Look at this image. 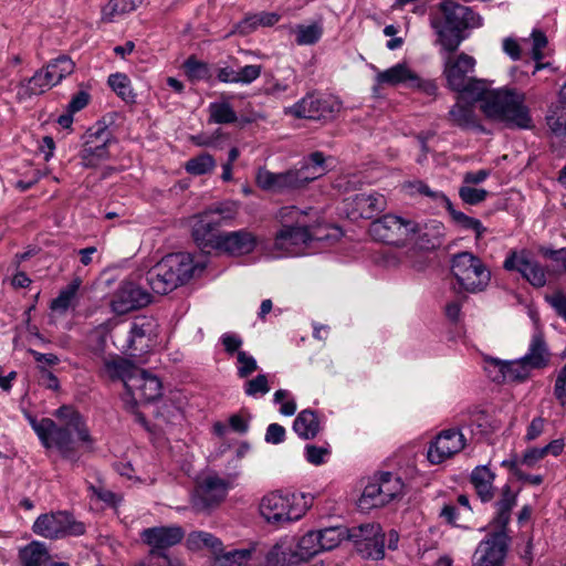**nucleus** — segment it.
<instances>
[{
    "label": "nucleus",
    "mask_w": 566,
    "mask_h": 566,
    "mask_svg": "<svg viewBox=\"0 0 566 566\" xmlns=\"http://www.w3.org/2000/svg\"><path fill=\"white\" fill-rule=\"evenodd\" d=\"M74 62L66 55H60L56 59L51 60L45 69L51 76V81L56 86L66 76L71 75L74 71Z\"/></svg>",
    "instance_id": "obj_44"
},
{
    "label": "nucleus",
    "mask_w": 566,
    "mask_h": 566,
    "mask_svg": "<svg viewBox=\"0 0 566 566\" xmlns=\"http://www.w3.org/2000/svg\"><path fill=\"white\" fill-rule=\"evenodd\" d=\"M440 10L442 18L433 21L432 27L442 50L454 52L465 39L462 32L468 28L480 27L481 19L470 8L452 0L441 2Z\"/></svg>",
    "instance_id": "obj_5"
},
{
    "label": "nucleus",
    "mask_w": 566,
    "mask_h": 566,
    "mask_svg": "<svg viewBox=\"0 0 566 566\" xmlns=\"http://www.w3.org/2000/svg\"><path fill=\"white\" fill-rule=\"evenodd\" d=\"M524 46L530 49L532 59L536 61L534 73L542 69L549 66V63H542L541 61L545 57V50L548 41L544 32L534 29L530 38L523 39Z\"/></svg>",
    "instance_id": "obj_37"
},
{
    "label": "nucleus",
    "mask_w": 566,
    "mask_h": 566,
    "mask_svg": "<svg viewBox=\"0 0 566 566\" xmlns=\"http://www.w3.org/2000/svg\"><path fill=\"white\" fill-rule=\"evenodd\" d=\"M450 213L452 221L463 230H471L474 232L475 238L481 239L486 233V228L479 219L467 216L465 213L454 209L452 202L449 200L444 206Z\"/></svg>",
    "instance_id": "obj_39"
},
{
    "label": "nucleus",
    "mask_w": 566,
    "mask_h": 566,
    "mask_svg": "<svg viewBox=\"0 0 566 566\" xmlns=\"http://www.w3.org/2000/svg\"><path fill=\"white\" fill-rule=\"evenodd\" d=\"M485 370L495 382H524L534 369L522 357L513 360L489 358L485 360Z\"/></svg>",
    "instance_id": "obj_19"
},
{
    "label": "nucleus",
    "mask_w": 566,
    "mask_h": 566,
    "mask_svg": "<svg viewBox=\"0 0 566 566\" xmlns=\"http://www.w3.org/2000/svg\"><path fill=\"white\" fill-rule=\"evenodd\" d=\"M216 165L217 163L210 154L202 153L187 160L185 170L189 175L201 176L211 172L216 168Z\"/></svg>",
    "instance_id": "obj_50"
},
{
    "label": "nucleus",
    "mask_w": 566,
    "mask_h": 566,
    "mask_svg": "<svg viewBox=\"0 0 566 566\" xmlns=\"http://www.w3.org/2000/svg\"><path fill=\"white\" fill-rule=\"evenodd\" d=\"M546 420L543 417H535L534 419H532V421L526 428L524 440L527 442H532L539 438L544 432Z\"/></svg>",
    "instance_id": "obj_62"
},
{
    "label": "nucleus",
    "mask_w": 566,
    "mask_h": 566,
    "mask_svg": "<svg viewBox=\"0 0 566 566\" xmlns=\"http://www.w3.org/2000/svg\"><path fill=\"white\" fill-rule=\"evenodd\" d=\"M451 270L458 283L468 292L485 290L491 280V272L478 256L461 252L453 256Z\"/></svg>",
    "instance_id": "obj_7"
},
{
    "label": "nucleus",
    "mask_w": 566,
    "mask_h": 566,
    "mask_svg": "<svg viewBox=\"0 0 566 566\" xmlns=\"http://www.w3.org/2000/svg\"><path fill=\"white\" fill-rule=\"evenodd\" d=\"M516 504V493L509 484L501 490V499L495 504V515L489 524V528L507 531L511 520V511Z\"/></svg>",
    "instance_id": "obj_30"
},
{
    "label": "nucleus",
    "mask_w": 566,
    "mask_h": 566,
    "mask_svg": "<svg viewBox=\"0 0 566 566\" xmlns=\"http://www.w3.org/2000/svg\"><path fill=\"white\" fill-rule=\"evenodd\" d=\"M448 54L443 61V75L448 87L460 98L481 101L485 116L506 123L509 126L527 129L532 127L525 94L514 88L490 90L489 83L474 76L476 61L467 53Z\"/></svg>",
    "instance_id": "obj_1"
},
{
    "label": "nucleus",
    "mask_w": 566,
    "mask_h": 566,
    "mask_svg": "<svg viewBox=\"0 0 566 566\" xmlns=\"http://www.w3.org/2000/svg\"><path fill=\"white\" fill-rule=\"evenodd\" d=\"M319 546L323 551H331L337 547L344 539L349 538V528L345 526H333L316 531Z\"/></svg>",
    "instance_id": "obj_42"
},
{
    "label": "nucleus",
    "mask_w": 566,
    "mask_h": 566,
    "mask_svg": "<svg viewBox=\"0 0 566 566\" xmlns=\"http://www.w3.org/2000/svg\"><path fill=\"white\" fill-rule=\"evenodd\" d=\"M115 143L112 132L104 125L90 128L84 135L80 157L83 167L96 168L111 158L109 147Z\"/></svg>",
    "instance_id": "obj_11"
},
{
    "label": "nucleus",
    "mask_w": 566,
    "mask_h": 566,
    "mask_svg": "<svg viewBox=\"0 0 566 566\" xmlns=\"http://www.w3.org/2000/svg\"><path fill=\"white\" fill-rule=\"evenodd\" d=\"M186 546L188 549L197 552L203 548L218 553L222 551L221 541L213 534L205 531H193L188 534L186 538Z\"/></svg>",
    "instance_id": "obj_38"
},
{
    "label": "nucleus",
    "mask_w": 566,
    "mask_h": 566,
    "mask_svg": "<svg viewBox=\"0 0 566 566\" xmlns=\"http://www.w3.org/2000/svg\"><path fill=\"white\" fill-rule=\"evenodd\" d=\"M295 42L298 45H313L317 43L323 35V25L321 22L312 24H297L293 29Z\"/></svg>",
    "instance_id": "obj_47"
},
{
    "label": "nucleus",
    "mask_w": 566,
    "mask_h": 566,
    "mask_svg": "<svg viewBox=\"0 0 566 566\" xmlns=\"http://www.w3.org/2000/svg\"><path fill=\"white\" fill-rule=\"evenodd\" d=\"M22 566H41L49 557L44 544L33 541L19 553Z\"/></svg>",
    "instance_id": "obj_43"
},
{
    "label": "nucleus",
    "mask_w": 566,
    "mask_h": 566,
    "mask_svg": "<svg viewBox=\"0 0 566 566\" xmlns=\"http://www.w3.org/2000/svg\"><path fill=\"white\" fill-rule=\"evenodd\" d=\"M209 120L214 124H233L238 116L231 104L223 97L208 106Z\"/></svg>",
    "instance_id": "obj_40"
},
{
    "label": "nucleus",
    "mask_w": 566,
    "mask_h": 566,
    "mask_svg": "<svg viewBox=\"0 0 566 566\" xmlns=\"http://www.w3.org/2000/svg\"><path fill=\"white\" fill-rule=\"evenodd\" d=\"M465 444L467 439L460 429L442 430L429 443L427 459L433 465L441 464L461 452Z\"/></svg>",
    "instance_id": "obj_18"
},
{
    "label": "nucleus",
    "mask_w": 566,
    "mask_h": 566,
    "mask_svg": "<svg viewBox=\"0 0 566 566\" xmlns=\"http://www.w3.org/2000/svg\"><path fill=\"white\" fill-rule=\"evenodd\" d=\"M294 432L304 440L315 438L321 431V422L315 411L302 410L293 422Z\"/></svg>",
    "instance_id": "obj_35"
},
{
    "label": "nucleus",
    "mask_w": 566,
    "mask_h": 566,
    "mask_svg": "<svg viewBox=\"0 0 566 566\" xmlns=\"http://www.w3.org/2000/svg\"><path fill=\"white\" fill-rule=\"evenodd\" d=\"M375 483L381 488V493L388 503L395 497L399 496L405 488L401 478L391 472H382L374 479Z\"/></svg>",
    "instance_id": "obj_41"
},
{
    "label": "nucleus",
    "mask_w": 566,
    "mask_h": 566,
    "mask_svg": "<svg viewBox=\"0 0 566 566\" xmlns=\"http://www.w3.org/2000/svg\"><path fill=\"white\" fill-rule=\"evenodd\" d=\"M55 86L45 67L36 71L32 77L22 81L17 87V97L19 101H25L33 95H40Z\"/></svg>",
    "instance_id": "obj_31"
},
{
    "label": "nucleus",
    "mask_w": 566,
    "mask_h": 566,
    "mask_svg": "<svg viewBox=\"0 0 566 566\" xmlns=\"http://www.w3.org/2000/svg\"><path fill=\"white\" fill-rule=\"evenodd\" d=\"M322 552L318 535L316 531H310L304 534L293 551L291 546H286L285 541L276 543L266 555L269 566H292Z\"/></svg>",
    "instance_id": "obj_8"
},
{
    "label": "nucleus",
    "mask_w": 566,
    "mask_h": 566,
    "mask_svg": "<svg viewBox=\"0 0 566 566\" xmlns=\"http://www.w3.org/2000/svg\"><path fill=\"white\" fill-rule=\"evenodd\" d=\"M235 358L237 373L240 378H247L258 369L255 358L249 353L238 352Z\"/></svg>",
    "instance_id": "obj_55"
},
{
    "label": "nucleus",
    "mask_w": 566,
    "mask_h": 566,
    "mask_svg": "<svg viewBox=\"0 0 566 566\" xmlns=\"http://www.w3.org/2000/svg\"><path fill=\"white\" fill-rule=\"evenodd\" d=\"M418 231V223L394 214H386L373 221L369 228L370 235L375 240L392 245L405 244Z\"/></svg>",
    "instance_id": "obj_10"
},
{
    "label": "nucleus",
    "mask_w": 566,
    "mask_h": 566,
    "mask_svg": "<svg viewBox=\"0 0 566 566\" xmlns=\"http://www.w3.org/2000/svg\"><path fill=\"white\" fill-rule=\"evenodd\" d=\"M158 324L154 317H136L129 327L127 338L120 348L133 357L148 353L157 343Z\"/></svg>",
    "instance_id": "obj_13"
},
{
    "label": "nucleus",
    "mask_w": 566,
    "mask_h": 566,
    "mask_svg": "<svg viewBox=\"0 0 566 566\" xmlns=\"http://www.w3.org/2000/svg\"><path fill=\"white\" fill-rule=\"evenodd\" d=\"M547 125L554 135L566 137V112L547 116Z\"/></svg>",
    "instance_id": "obj_63"
},
{
    "label": "nucleus",
    "mask_w": 566,
    "mask_h": 566,
    "mask_svg": "<svg viewBox=\"0 0 566 566\" xmlns=\"http://www.w3.org/2000/svg\"><path fill=\"white\" fill-rule=\"evenodd\" d=\"M549 350L544 339V335L539 331H535L528 344L527 352L522 356L534 370L545 368L549 363Z\"/></svg>",
    "instance_id": "obj_32"
},
{
    "label": "nucleus",
    "mask_w": 566,
    "mask_h": 566,
    "mask_svg": "<svg viewBox=\"0 0 566 566\" xmlns=\"http://www.w3.org/2000/svg\"><path fill=\"white\" fill-rule=\"evenodd\" d=\"M161 262L166 265L168 276L178 286L188 282L197 270L191 254L185 252L168 254L161 259Z\"/></svg>",
    "instance_id": "obj_27"
},
{
    "label": "nucleus",
    "mask_w": 566,
    "mask_h": 566,
    "mask_svg": "<svg viewBox=\"0 0 566 566\" xmlns=\"http://www.w3.org/2000/svg\"><path fill=\"white\" fill-rule=\"evenodd\" d=\"M503 268L506 271L518 272L534 287H542L546 284L545 268L531 258L525 250L510 251L504 260Z\"/></svg>",
    "instance_id": "obj_20"
},
{
    "label": "nucleus",
    "mask_w": 566,
    "mask_h": 566,
    "mask_svg": "<svg viewBox=\"0 0 566 566\" xmlns=\"http://www.w3.org/2000/svg\"><path fill=\"white\" fill-rule=\"evenodd\" d=\"M82 280L80 277L73 279L65 287H63L59 295L52 300L50 308L59 314H65L69 310L75 308L78 303V290Z\"/></svg>",
    "instance_id": "obj_34"
},
{
    "label": "nucleus",
    "mask_w": 566,
    "mask_h": 566,
    "mask_svg": "<svg viewBox=\"0 0 566 566\" xmlns=\"http://www.w3.org/2000/svg\"><path fill=\"white\" fill-rule=\"evenodd\" d=\"M240 203L237 201L221 202L212 208L207 209L212 212L220 227L230 224L238 216Z\"/></svg>",
    "instance_id": "obj_52"
},
{
    "label": "nucleus",
    "mask_w": 566,
    "mask_h": 566,
    "mask_svg": "<svg viewBox=\"0 0 566 566\" xmlns=\"http://www.w3.org/2000/svg\"><path fill=\"white\" fill-rule=\"evenodd\" d=\"M363 558L380 560L385 557V533L380 524L366 523L349 528V538Z\"/></svg>",
    "instance_id": "obj_14"
},
{
    "label": "nucleus",
    "mask_w": 566,
    "mask_h": 566,
    "mask_svg": "<svg viewBox=\"0 0 566 566\" xmlns=\"http://www.w3.org/2000/svg\"><path fill=\"white\" fill-rule=\"evenodd\" d=\"M137 369L138 367H136L129 360L118 355H113L103 359V366L101 368L99 375L101 377L112 381L120 380L126 388V380L128 378H133Z\"/></svg>",
    "instance_id": "obj_28"
},
{
    "label": "nucleus",
    "mask_w": 566,
    "mask_h": 566,
    "mask_svg": "<svg viewBox=\"0 0 566 566\" xmlns=\"http://www.w3.org/2000/svg\"><path fill=\"white\" fill-rule=\"evenodd\" d=\"M151 296L132 281L123 282L114 293L111 307L116 314H126L149 304Z\"/></svg>",
    "instance_id": "obj_24"
},
{
    "label": "nucleus",
    "mask_w": 566,
    "mask_h": 566,
    "mask_svg": "<svg viewBox=\"0 0 566 566\" xmlns=\"http://www.w3.org/2000/svg\"><path fill=\"white\" fill-rule=\"evenodd\" d=\"M270 391V386L265 375H258L255 378L248 380L244 385V392L249 397L264 396Z\"/></svg>",
    "instance_id": "obj_57"
},
{
    "label": "nucleus",
    "mask_w": 566,
    "mask_h": 566,
    "mask_svg": "<svg viewBox=\"0 0 566 566\" xmlns=\"http://www.w3.org/2000/svg\"><path fill=\"white\" fill-rule=\"evenodd\" d=\"M312 496L304 493L265 494L260 502V514L270 524L283 525L302 518L312 505Z\"/></svg>",
    "instance_id": "obj_6"
},
{
    "label": "nucleus",
    "mask_w": 566,
    "mask_h": 566,
    "mask_svg": "<svg viewBox=\"0 0 566 566\" xmlns=\"http://www.w3.org/2000/svg\"><path fill=\"white\" fill-rule=\"evenodd\" d=\"M324 163L323 154L316 151L304 159L302 166L297 169L275 174L265 168H260L255 176V182L262 190L270 192L298 189L324 175L326 170Z\"/></svg>",
    "instance_id": "obj_4"
},
{
    "label": "nucleus",
    "mask_w": 566,
    "mask_h": 566,
    "mask_svg": "<svg viewBox=\"0 0 566 566\" xmlns=\"http://www.w3.org/2000/svg\"><path fill=\"white\" fill-rule=\"evenodd\" d=\"M32 531L41 537L57 539L66 536H80L84 534L85 526L69 512L57 511L41 514L34 521Z\"/></svg>",
    "instance_id": "obj_9"
},
{
    "label": "nucleus",
    "mask_w": 566,
    "mask_h": 566,
    "mask_svg": "<svg viewBox=\"0 0 566 566\" xmlns=\"http://www.w3.org/2000/svg\"><path fill=\"white\" fill-rule=\"evenodd\" d=\"M280 19L281 15L276 12H260L244 18L239 24V28L241 32H249L259 27H272L277 23Z\"/></svg>",
    "instance_id": "obj_48"
},
{
    "label": "nucleus",
    "mask_w": 566,
    "mask_h": 566,
    "mask_svg": "<svg viewBox=\"0 0 566 566\" xmlns=\"http://www.w3.org/2000/svg\"><path fill=\"white\" fill-rule=\"evenodd\" d=\"M125 402L134 408L142 402H150L161 396L163 385L159 378L146 370L137 369L133 378L126 380Z\"/></svg>",
    "instance_id": "obj_16"
},
{
    "label": "nucleus",
    "mask_w": 566,
    "mask_h": 566,
    "mask_svg": "<svg viewBox=\"0 0 566 566\" xmlns=\"http://www.w3.org/2000/svg\"><path fill=\"white\" fill-rule=\"evenodd\" d=\"M112 90L125 102H135V93L132 88L129 77L124 73H115L108 76L107 81Z\"/></svg>",
    "instance_id": "obj_49"
},
{
    "label": "nucleus",
    "mask_w": 566,
    "mask_h": 566,
    "mask_svg": "<svg viewBox=\"0 0 566 566\" xmlns=\"http://www.w3.org/2000/svg\"><path fill=\"white\" fill-rule=\"evenodd\" d=\"M281 229L276 232L271 249L274 258L310 254L316 242L338 238L339 229L324 223L322 211L313 207H282L276 214Z\"/></svg>",
    "instance_id": "obj_2"
},
{
    "label": "nucleus",
    "mask_w": 566,
    "mask_h": 566,
    "mask_svg": "<svg viewBox=\"0 0 566 566\" xmlns=\"http://www.w3.org/2000/svg\"><path fill=\"white\" fill-rule=\"evenodd\" d=\"M387 201L378 192H363L344 200V211L348 219H370L386 209Z\"/></svg>",
    "instance_id": "obj_22"
},
{
    "label": "nucleus",
    "mask_w": 566,
    "mask_h": 566,
    "mask_svg": "<svg viewBox=\"0 0 566 566\" xmlns=\"http://www.w3.org/2000/svg\"><path fill=\"white\" fill-rule=\"evenodd\" d=\"M256 244L258 239L255 234L245 229H241L221 233L214 250L232 256H240L253 252Z\"/></svg>",
    "instance_id": "obj_25"
},
{
    "label": "nucleus",
    "mask_w": 566,
    "mask_h": 566,
    "mask_svg": "<svg viewBox=\"0 0 566 566\" xmlns=\"http://www.w3.org/2000/svg\"><path fill=\"white\" fill-rule=\"evenodd\" d=\"M140 537L150 547V555H161L182 541L185 531L179 525L155 526L145 528Z\"/></svg>",
    "instance_id": "obj_23"
},
{
    "label": "nucleus",
    "mask_w": 566,
    "mask_h": 566,
    "mask_svg": "<svg viewBox=\"0 0 566 566\" xmlns=\"http://www.w3.org/2000/svg\"><path fill=\"white\" fill-rule=\"evenodd\" d=\"M251 549H235L228 552L222 556L223 562H228L232 566H242L247 564L251 558Z\"/></svg>",
    "instance_id": "obj_64"
},
{
    "label": "nucleus",
    "mask_w": 566,
    "mask_h": 566,
    "mask_svg": "<svg viewBox=\"0 0 566 566\" xmlns=\"http://www.w3.org/2000/svg\"><path fill=\"white\" fill-rule=\"evenodd\" d=\"M495 474L488 465H479L471 473V483L482 502H489L494 496L493 482Z\"/></svg>",
    "instance_id": "obj_33"
},
{
    "label": "nucleus",
    "mask_w": 566,
    "mask_h": 566,
    "mask_svg": "<svg viewBox=\"0 0 566 566\" xmlns=\"http://www.w3.org/2000/svg\"><path fill=\"white\" fill-rule=\"evenodd\" d=\"M475 422L479 427H481L485 432H493L500 429L502 421L497 417L490 415L488 412H479Z\"/></svg>",
    "instance_id": "obj_61"
},
{
    "label": "nucleus",
    "mask_w": 566,
    "mask_h": 566,
    "mask_svg": "<svg viewBox=\"0 0 566 566\" xmlns=\"http://www.w3.org/2000/svg\"><path fill=\"white\" fill-rule=\"evenodd\" d=\"M138 4L135 0H109L103 8V19L105 21H113L116 15L134 11Z\"/></svg>",
    "instance_id": "obj_53"
},
{
    "label": "nucleus",
    "mask_w": 566,
    "mask_h": 566,
    "mask_svg": "<svg viewBox=\"0 0 566 566\" xmlns=\"http://www.w3.org/2000/svg\"><path fill=\"white\" fill-rule=\"evenodd\" d=\"M229 489V481L217 474L203 476L191 494L192 509L196 512H210L226 499Z\"/></svg>",
    "instance_id": "obj_15"
},
{
    "label": "nucleus",
    "mask_w": 566,
    "mask_h": 566,
    "mask_svg": "<svg viewBox=\"0 0 566 566\" xmlns=\"http://www.w3.org/2000/svg\"><path fill=\"white\" fill-rule=\"evenodd\" d=\"M275 405L280 406V413L286 417L293 416L296 411V401L292 394L285 389H279L273 396Z\"/></svg>",
    "instance_id": "obj_54"
},
{
    "label": "nucleus",
    "mask_w": 566,
    "mask_h": 566,
    "mask_svg": "<svg viewBox=\"0 0 566 566\" xmlns=\"http://www.w3.org/2000/svg\"><path fill=\"white\" fill-rule=\"evenodd\" d=\"M462 101L464 99L459 97L457 103L450 109V118L455 125L462 128L473 127L475 126L473 107L471 104H463ZM465 101L470 102L469 99Z\"/></svg>",
    "instance_id": "obj_46"
},
{
    "label": "nucleus",
    "mask_w": 566,
    "mask_h": 566,
    "mask_svg": "<svg viewBox=\"0 0 566 566\" xmlns=\"http://www.w3.org/2000/svg\"><path fill=\"white\" fill-rule=\"evenodd\" d=\"M564 448L565 442L563 439H555L541 448H528L523 452L518 463L531 469L537 468L539 463L546 459V457L552 455L557 458L564 451Z\"/></svg>",
    "instance_id": "obj_29"
},
{
    "label": "nucleus",
    "mask_w": 566,
    "mask_h": 566,
    "mask_svg": "<svg viewBox=\"0 0 566 566\" xmlns=\"http://www.w3.org/2000/svg\"><path fill=\"white\" fill-rule=\"evenodd\" d=\"M262 66L256 64L245 65L237 70V84L248 85L260 77Z\"/></svg>",
    "instance_id": "obj_59"
},
{
    "label": "nucleus",
    "mask_w": 566,
    "mask_h": 566,
    "mask_svg": "<svg viewBox=\"0 0 566 566\" xmlns=\"http://www.w3.org/2000/svg\"><path fill=\"white\" fill-rule=\"evenodd\" d=\"M511 537L507 531L489 528L472 557V566H504Z\"/></svg>",
    "instance_id": "obj_12"
},
{
    "label": "nucleus",
    "mask_w": 566,
    "mask_h": 566,
    "mask_svg": "<svg viewBox=\"0 0 566 566\" xmlns=\"http://www.w3.org/2000/svg\"><path fill=\"white\" fill-rule=\"evenodd\" d=\"M388 503L381 493V488L375 481H370L364 489L358 500L360 510L368 511L374 507H380Z\"/></svg>",
    "instance_id": "obj_45"
},
{
    "label": "nucleus",
    "mask_w": 566,
    "mask_h": 566,
    "mask_svg": "<svg viewBox=\"0 0 566 566\" xmlns=\"http://www.w3.org/2000/svg\"><path fill=\"white\" fill-rule=\"evenodd\" d=\"M184 70L191 82L209 81L211 77L209 64L199 61L193 56H190L185 61Z\"/></svg>",
    "instance_id": "obj_51"
},
{
    "label": "nucleus",
    "mask_w": 566,
    "mask_h": 566,
    "mask_svg": "<svg viewBox=\"0 0 566 566\" xmlns=\"http://www.w3.org/2000/svg\"><path fill=\"white\" fill-rule=\"evenodd\" d=\"M147 282L153 292L160 295L167 294L178 286L172 279L168 276L166 265H164L161 260L148 271Z\"/></svg>",
    "instance_id": "obj_36"
},
{
    "label": "nucleus",
    "mask_w": 566,
    "mask_h": 566,
    "mask_svg": "<svg viewBox=\"0 0 566 566\" xmlns=\"http://www.w3.org/2000/svg\"><path fill=\"white\" fill-rule=\"evenodd\" d=\"M56 417L64 421V426L59 427L49 418L36 420L29 417V421L45 449H55L62 458L75 462L78 458L73 433L76 434L77 441L92 446L93 440L90 431L83 417L72 407H60L56 410Z\"/></svg>",
    "instance_id": "obj_3"
},
{
    "label": "nucleus",
    "mask_w": 566,
    "mask_h": 566,
    "mask_svg": "<svg viewBox=\"0 0 566 566\" xmlns=\"http://www.w3.org/2000/svg\"><path fill=\"white\" fill-rule=\"evenodd\" d=\"M219 228L220 222L208 210L193 216L191 219L192 238L201 248L216 249L217 241L221 234L217 232Z\"/></svg>",
    "instance_id": "obj_26"
},
{
    "label": "nucleus",
    "mask_w": 566,
    "mask_h": 566,
    "mask_svg": "<svg viewBox=\"0 0 566 566\" xmlns=\"http://www.w3.org/2000/svg\"><path fill=\"white\" fill-rule=\"evenodd\" d=\"M376 83L378 85H406L408 87H417L428 94H433L437 90L433 82L422 81L406 63H397L385 71H378Z\"/></svg>",
    "instance_id": "obj_21"
},
{
    "label": "nucleus",
    "mask_w": 566,
    "mask_h": 566,
    "mask_svg": "<svg viewBox=\"0 0 566 566\" xmlns=\"http://www.w3.org/2000/svg\"><path fill=\"white\" fill-rule=\"evenodd\" d=\"M331 454V450L325 446L306 444L304 448V457L306 461L313 465L324 464Z\"/></svg>",
    "instance_id": "obj_56"
},
{
    "label": "nucleus",
    "mask_w": 566,
    "mask_h": 566,
    "mask_svg": "<svg viewBox=\"0 0 566 566\" xmlns=\"http://www.w3.org/2000/svg\"><path fill=\"white\" fill-rule=\"evenodd\" d=\"M340 109L339 101L332 95L308 94L293 106L285 109L297 118L326 119Z\"/></svg>",
    "instance_id": "obj_17"
},
{
    "label": "nucleus",
    "mask_w": 566,
    "mask_h": 566,
    "mask_svg": "<svg viewBox=\"0 0 566 566\" xmlns=\"http://www.w3.org/2000/svg\"><path fill=\"white\" fill-rule=\"evenodd\" d=\"M459 197L463 202L474 206L486 199L488 191L482 188H473L465 185L459 188Z\"/></svg>",
    "instance_id": "obj_58"
},
{
    "label": "nucleus",
    "mask_w": 566,
    "mask_h": 566,
    "mask_svg": "<svg viewBox=\"0 0 566 566\" xmlns=\"http://www.w3.org/2000/svg\"><path fill=\"white\" fill-rule=\"evenodd\" d=\"M408 187L411 189V192H418L436 201H441L444 206L450 200L443 192L441 191H432L424 182L415 181L410 182Z\"/></svg>",
    "instance_id": "obj_60"
}]
</instances>
